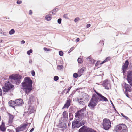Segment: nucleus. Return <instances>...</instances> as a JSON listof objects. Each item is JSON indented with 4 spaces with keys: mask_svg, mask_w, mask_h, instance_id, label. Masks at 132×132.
Returning <instances> with one entry per match:
<instances>
[{
    "mask_svg": "<svg viewBox=\"0 0 132 132\" xmlns=\"http://www.w3.org/2000/svg\"><path fill=\"white\" fill-rule=\"evenodd\" d=\"M32 81L29 77H25L23 82L22 83V89L27 95L32 90Z\"/></svg>",
    "mask_w": 132,
    "mask_h": 132,
    "instance_id": "obj_1",
    "label": "nucleus"
},
{
    "mask_svg": "<svg viewBox=\"0 0 132 132\" xmlns=\"http://www.w3.org/2000/svg\"><path fill=\"white\" fill-rule=\"evenodd\" d=\"M114 130L116 132H128L127 128L125 124H120L115 127Z\"/></svg>",
    "mask_w": 132,
    "mask_h": 132,
    "instance_id": "obj_2",
    "label": "nucleus"
},
{
    "mask_svg": "<svg viewBox=\"0 0 132 132\" xmlns=\"http://www.w3.org/2000/svg\"><path fill=\"white\" fill-rule=\"evenodd\" d=\"M22 76L19 75H12L9 77V78L11 80H13L15 81L16 85H18L21 82Z\"/></svg>",
    "mask_w": 132,
    "mask_h": 132,
    "instance_id": "obj_3",
    "label": "nucleus"
},
{
    "mask_svg": "<svg viewBox=\"0 0 132 132\" xmlns=\"http://www.w3.org/2000/svg\"><path fill=\"white\" fill-rule=\"evenodd\" d=\"M111 123L109 119L105 118L103 120L102 125L103 128L105 130L109 129L111 126Z\"/></svg>",
    "mask_w": 132,
    "mask_h": 132,
    "instance_id": "obj_4",
    "label": "nucleus"
},
{
    "mask_svg": "<svg viewBox=\"0 0 132 132\" xmlns=\"http://www.w3.org/2000/svg\"><path fill=\"white\" fill-rule=\"evenodd\" d=\"M14 87V86L13 85L11 84L10 82L8 81L6 82L4 86L2 87L3 90L4 92H7Z\"/></svg>",
    "mask_w": 132,
    "mask_h": 132,
    "instance_id": "obj_5",
    "label": "nucleus"
},
{
    "mask_svg": "<svg viewBox=\"0 0 132 132\" xmlns=\"http://www.w3.org/2000/svg\"><path fill=\"white\" fill-rule=\"evenodd\" d=\"M86 107H84L79 110L78 111L75 113V117L78 120L80 118H82L84 116V112L86 110Z\"/></svg>",
    "mask_w": 132,
    "mask_h": 132,
    "instance_id": "obj_6",
    "label": "nucleus"
},
{
    "mask_svg": "<svg viewBox=\"0 0 132 132\" xmlns=\"http://www.w3.org/2000/svg\"><path fill=\"white\" fill-rule=\"evenodd\" d=\"M127 76V80L132 87V71H128Z\"/></svg>",
    "mask_w": 132,
    "mask_h": 132,
    "instance_id": "obj_7",
    "label": "nucleus"
},
{
    "mask_svg": "<svg viewBox=\"0 0 132 132\" xmlns=\"http://www.w3.org/2000/svg\"><path fill=\"white\" fill-rule=\"evenodd\" d=\"M63 117L61 118V120L63 122H67L68 120V115L67 111H64L62 114Z\"/></svg>",
    "mask_w": 132,
    "mask_h": 132,
    "instance_id": "obj_8",
    "label": "nucleus"
},
{
    "mask_svg": "<svg viewBox=\"0 0 132 132\" xmlns=\"http://www.w3.org/2000/svg\"><path fill=\"white\" fill-rule=\"evenodd\" d=\"M102 85L105 87V89L109 90L110 88V84L108 80L106 79L103 82Z\"/></svg>",
    "mask_w": 132,
    "mask_h": 132,
    "instance_id": "obj_9",
    "label": "nucleus"
},
{
    "mask_svg": "<svg viewBox=\"0 0 132 132\" xmlns=\"http://www.w3.org/2000/svg\"><path fill=\"white\" fill-rule=\"evenodd\" d=\"M95 92L96 93V94L100 98H99V101H108V100L105 97L103 96L101 94L98 93L96 91H95Z\"/></svg>",
    "mask_w": 132,
    "mask_h": 132,
    "instance_id": "obj_10",
    "label": "nucleus"
},
{
    "mask_svg": "<svg viewBox=\"0 0 132 132\" xmlns=\"http://www.w3.org/2000/svg\"><path fill=\"white\" fill-rule=\"evenodd\" d=\"M80 127L78 121L75 120L72 122V128L73 129L78 128Z\"/></svg>",
    "mask_w": 132,
    "mask_h": 132,
    "instance_id": "obj_11",
    "label": "nucleus"
},
{
    "mask_svg": "<svg viewBox=\"0 0 132 132\" xmlns=\"http://www.w3.org/2000/svg\"><path fill=\"white\" fill-rule=\"evenodd\" d=\"M96 105V103L90 100L88 106L92 110H94V107Z\"/></svg>",
    "mask_w": 132,
    "mask_h": 132,
    "instance_id": "obj_12",
    "label": "nucleus"
},
{
    "mask_svg": "<svg viewBox=\"0 0 132 132\" xmlns=\"http://www.w3.org/2000/svg\"><path fill=\"white\" fill-rule=\"evenodd\" d=\"M129 64V63L128 60L125 61L124 65L122 66V69L123 70V72L125 73L126 71V69L127 68Z\"/></svg>",
    "mask_w": 132,
    "mask_h": 132,
    "instance_id": "obj_13",
    "label": "nucleus"
},
{
    "mask_svg": "<svg viewBox=\"0 0 132 132\" xmlns=\"http://www.w3.org/2000/svg\"><path fill=\"white\" fill-rule=\"evenodd\" d=\"M91 100L96 103L99 101V98L95 94H93Z\"/></svg>",
    "mask_w": 132,
    "mask_h": 132,
    "instance_id": "obj_14",
    "label": "nucleus"
},
{
    "mask_svg": "<svg viewBox=\"0 0 132 132\" xmlns=\"http://www.w3.org/2000/svg\"><path fill=\"white\" fill-rule=\"evenodd\" d=\"M9 117V124L11 125L13 122V120L14 116L11 114L9 113H8Z\"/></svg>",
    "mask_w": 132,
    "mask_h": 132,
    "instance_id": "obj_15",
    "label": "nucleus"
},
{
    "mask_svg": "<svg viewBox=\"0 0 132 132\" xmlns=\"http://www.w3.org/2000/svg\"><path fill=\"white\" fill-rule=\"evenodd\" d=\"M124 88L125 89V91L131 92L132 91L131 87L129 85L126 83L124 84Z\"/></svg>",
    "mask_w": 132,
    "mask_h": 132,
    "instance_id": "obj_16",
    "label": "nucleus"
},
{
    "mask_svg": "<svg viewBox=\"0 0 132 132\" xmlns=\"http://www.w3.org/2000/svg\"><path fill=\"white\" fill-rule=\"evenodd\" d=\"M88 128L85 125L83 126L79 129L78 132H87Z\"/></svg>",
    "mask_w": 132,
    "mask_h": 132,
    "instance_id": "obj_17",
    "label": "nucleus"
},
{
    "mask_svg": "<svg viewBox=\"0 0 132 132\" xmlns=\"http://www.w3.org/2000/svg\"><path fill=\"white\" fill-rule=\"evenodd\" d=\"M65 122L62 121L61 123H59V125L58 126V127L59 128H65L66 127V124Z\"/></svg>",
    "mask_w": 132,
    "mask_h": 132,
    "instance_id": "obj_18",
    "label": "nucleus"
},
{
    "mask_svg": "<svg viewBox=\"0 0 132 132\" xmlns=\"http://www.w3.org/2000/svg\"><path fill=\"white\" fill-rule=\"evenodd\" d=\"M15 102L16 106H20L23 102L22 100L20 99L16 100Z\"/></svg>",
    "mask_w": 132,
    "mask_h": 132,
    "instance_id": "obj_19",
    "label": "nucleus"
},
{
    "mask_svg": "<svg viewBox=\"0 0 132 132\" xmlns=\"http://www.w3.org/2000/svg\"><path fill=\"white\" fill-rule=\"evenodd\" d=\"M70 102L71 100L70 99L67 100L66 103L64 104L62 108L64 109L65 108H68L70 105Z\"/></svg>",
    "mask_w": 132,
    "mask_h": 132,
    "instance_id": "obj_20",
    "label": "nucleus"
},
{
    "mask_svg": "<svg viewBox=\"0 0 132 132\" xmlns=\"http://www.w3.org/2000/svg\"><path fill=\"white\" fill-rule=\"evenodd\" d=\"M30 97L28 101V104L30 106L31 104L34 101V96L32 95H29Z\"/></svg>",
    "mask_w": 132,
    "mask_h": 132,
    "instance_id": "obj_21",
    "label": "nucleus"
},
{
    "mask_svg": "<svg viewBox=\"0 0 132 132\" xmlns=\"http://www.w3.org/2000/svg\"><path fill=\"white\" fill-rule=\"evenodd\" d=\"M9 104L10 106L14 108V107L16 106L15 102L13 101H10L9 102Z\"/></svg>",
    "mask_w": 132,
    "mask_h": 132,
    "instance_id": "obj_22",
    "label": "nucleus"
},
{
    "mask_svg": "<svg viewBox=\"0 0 132 132\" xmlns=\"http://www.w3.org/2000/svg\"><path fill=\"white\" fill-rule=\"evenodd\" d=\"M6 128L5 127L4 123L2 122V124L0 126V130L3 132L6 130Z\"/></svg>",
    "mask_w": 132,
    "mask_h": 132,
    "instance_id": "obj_23",
    "label": "nucleus"
},
{
    "mask_svg": "<svg viewBox=\"0 0 132 132\" xmlns=\"http://www.w3.org/2000/svg\"><path fill=\"white\" fill-rule=\"evenodd\" d=\"M80 118H79V120H78L79 121H78V122L80 127L84 125L85 124V121L84 120H83L82 121H81Z\"/></svg>",
    "mask_w": 132,
    "mask_h": 132,
    "instance_id": "obj_24",
    "label": "nucleus"
},
{
    "mask_svg": "<svg viewBox=\"0 0 132 132\" xmlns=\"http://www.w3.org/2000/svg\"><path fill=\"white\" fill-rule=\"evenodd\" d=\"M16 132H19L20 131H23V129L22 128L21 126L20 127L16 128Z\"/></svg>",
    "mask_w": 132,
    "mask_h": 132,
    "instance_id": "obj_25",
    "label": "nucleus"
},
{
    "mask_svg": "<svg viewBox=\"0 0 132 132\" xmlns=\"http://www.w3.org/2000/svg\"><path fill=\"white\" fill-rule=\"evenodd\" d=\"M51 14H49L45 16V18L46 20L48 21H50L51 19Z\"/></svg>",
    "mask_w": 132,
    "mask_h": 132,
    "instance_id": "obj_26",
    "label": "nucleus"
},
{
    "mask_svg": "<svg viewBox=\"0 0 132 132\" xmlns=\"http://www.w3.org/2000/svg\"><path fill=\"white\" fill-rule=\"evenodd\" d=\"M58 11V9L57 8L54 9L52 11V13L53 15L55 14L56 12H57Z\"/></svg>",
    "mask_w": 132,
    "mask_h": 132,
    "instance_id": "obj_27",
    "label": "nucleus"
},
{
    "mask_svg": "<svg viewBox=\"0 0 132 132\" xmlns=\"http://www.w3.org/2000/svg\"><path fill=\"white\" fill-rule=\"evenodd\" d=\"M84 70L81 69L78 72V74H80V75H79V77H80L82 75V74L83 73V72L84 71Z\"/></svg>",
    "mask_w": 132,
    "mask_h": 132,
    "instance_id": "obj_28",
    "label": "nucleus"
},
{
    "mask_svg": "<svg viewBox=\"0 0 132 132\" xmlns=\"http://www.w3.org/2000/svg\"><path fill=\"white\" fill-rule=\"evenodd\" d=\"M69 120L70 121L72 120L73 119V114L71 113H69Z\"/></svg>",
    "mask_w": 132,
    "mask_h": 132,
    "instance_id": "obj_29",
    "label": "nucleus"
},
{
    "mask_svg": "<svg viewBox=\"0 0 132 132\" xmlns=\"http://www.w3.org/2000/svg\"><path fill=\"white\" fill-rule=\"evenodd\" d=\"M27 125H28L27 124H23L21 125V126L22 128L23 129V130H25Z\"/></svg>",
    "mask_w": 132,
    "mask_h": 132,
    "instance_id": "obj_30",
    "label": "nucleus"
},
{
    "mask_svg": "<svg viewBox=\"0 0 132 132\" xmlns=\"http://www.w3.org/2000/svg\"><path fill=\"white\" fill-rule=\"evenodd\" d=\"M15 32V31L13 29H12L9 32V34L10 35L13 34Z\"/></svg>",
    "mask_w": 132,
    "mask_h": 132,
    "instance_id": "obj_31",
    "label": "nucleus"
},
{
    "mask_svg": "<svg viewBox=\"0 0 132 132\" xmlns=\"http://www.w3.org/2000/svg\"><path fill=\"white\" fill-rule=\"evenodd\" d=\"M87 130V132H96L92 128H88Z\"/></svg>",
    "mask_w": 132,
    "mask_h": 132,
    "instance_id": "obj_32",
    "label": "nucleus"
},
{
    "mask_svg": "<svg viewBox=\"0 0 132 132\" xmlns=\"http://www.w3.org/2000/svg\"><path fill=\"white\" fill-rule=\"evenodd\" d=\"M32 49H30L28 51H27V53L28 55H30V53L32 52Z\"/></svg>",
    "mask_w": 132,
    "mask_h": 132,
    "instance_id": "obj_33",
    "label": "nucleus"
},
{
    "mask_svg": "<svg viewBox=\"0 0 132 132\" xmlns=\"http://www.w3.org/2000/svg\"><path fill=\"white\" fill-rule=\"evenodd\" d=\"M77 61L78 63L80 64L82 63L83 62V61L82 59L80 58H79L78 59Z\"/></svg>",
    "mask_w": 132,
    "mask_h": 132,
    "instance_id": "obj_34",
    "label": "nucleus"
},
{
    "mask_svg": "<svg viewBox=\"0 0 132 132\" xmlns=\"http://www.w3.org/2000/svg\"><path fill=\"white\" fill-rule=\"evenodd\" d=\"M57 69H63V66L62 65H58L57 66Z\"/></svg>",
    "mask_w": 132,
    "mask_h": 132,
    "instance_id": "obj_35",
    "label": "nucleus"
},
{
    "mask_svg": "<svg viewBox=\"0 0 132 132\" xmlns=\"http://www.w3.org/2000/svg\"><path fill=\"white\" fill-rule=\"evenodd\" d=\"M79 74L77 73H75L73 74V77L74 78H76L79 76Z\"/></svg>",
    "mask_w": 132,
    "mask_h": 132,
    "instance_id": "obj_36",
    "label": "nucleus"
},
{
    "mask_svg": "<svg viewBox=\"0 0 132 132\" xmlns=\"http://www.w3.org/2000/svg\"><path fill=\"white\" fill-rule=\"evenodd\" d=\"M54 79L55 81H56L59 79V77L57 76H55L54 78Z\"/></svg>",
    "mask_w": 132,
    "mask_h": 132,
    "instance_id": "obj_37",
    "label": "nucleus"
},
{
    "mask_svg": "<svg viewBox=\"0 0 132 132\" xmlns=\"http://www.w3.org/2000/svg\"><path fill=\"white\" fill-rule=\"evenodd\" d=\"M80 20V18L79 17H77L75 18L74 21L75 22H76Z\"/></svg>",
    "mask_w": 132,
    "mask_h": 132,
    "instance_id": "obj_38",
    "label": "nucleus"
},
{
    "mask_svg": "<svg viewBox=\"0 0 132 132\" xmlns=\"http://www.w3.org/2000/svg\"><path fill=\"white\" fill-rule=\"evenodd\" d=\"M59 55L61 56H62L63 55V53L62 51H60L59 52Z\"/></svg>",
    "mask_w": 132,
    "mask_h": 132,
    "instance_id": "obj_39",
    "label": "nucleus"
},
{
    "mask_svg": "<svg viewBox=\"0 0 132 132\" xmlns=\"http://www.w3.org/2000/svg\"><path fill=\"white\" fill-rule=\"evenodd\" d=\"M121 115L123 117H124L126 120H127L129 119V118L127 117L124 115L123 113H121Z\"/></svg>",
    "mask_w": 132,
    "mask_h": 132,
    "instance_id": "obj_40",
    "label": "nucleus"
},
{
    "mask_svg": "<svg viewBox=\"0 0 132 132\" xmlns=\"http://www.w3.org/2000/svg\"><path fill=\"white\" fill-rule=\"evenodd\" d=\"M125 94L127 97L128 98L129 97L130 95L128 94V91H125Z\"/></svg>",
    "mask_w": 132,
    "mask_h": 132,
    "instance_id": "obj_41",
    "label": "nucleus"
},
{
    "mask_svg": "<svg viewBox=\"0 0 132 132\" xmlns=\"http://www.w3.org/2000/svg\"><path fill=\"white\" fill-rule=\"evenodd\" d=\"M88 58H89V59L90 60H90L91 61L92 63L93 64L95 62H96V61L94 60V59H90V58H89V57H88Z\"/></svg>",
    "mask_w": 132,
    "mask_h": 132,
    "instance_id": "obj_42",
    "label": "nucleus"
},
{
    "mask_svg": "<svg viewBox=\"0 0 132 132\" xmlns=\"http://www.w3.org/2000/svg\"><path fill=\"white\" fill-rule=\"evenodd\" d=\"M62 19L61 18H60L58 19L57 20V22L59 24H61V22Z\"/></svg>",
    "mask_w": 132,
    "mask_h": 132,
    "instance_id": "obj_43",
    "label": "nucleus"
},
{
    "mask_svg": "<svg viewBox=\"0 0 132 132\" xmlns=\"http://www.w3.org/2000/svg\"><path fill=\"white\" fill-rule=\"evenodd\" d=\"M71 87H72V86H70V87L68 88V89L67 91V92H66V94H67V93H68L69 92L70 90L71 89Z\"/></svg>",
    "mask_w": 132,
    "mask_h": 132,
    "instance_id": "obj_44",
    "label": "nucleus"
},
{
    "mask_svg": "<svg viewBox=\"0 0 132 132\" xmlns=\"http://www.w3.org/2000/svg\"><path fill=\"white\" fill-rule=\"evenodd\" d=\"M31 74L33 76H34L35 75V72L34 70H32L31 71Z\"/></svg>",
    "mask_w": 132,
    "mask_h": 132,
    "instance_id": "obj_45",
    "label": "nucleus"
},
{
    "mask_svg": "<svg viewBox=\"0 0 132 132\" xmlns=\"http://www.w3.org/2000/svg\"><path fill=\"white\" fill-rule=\"evenodd\" d=\"M110 57H108L105 59V61L106 62L109 60H110Z\"/></svg>",
    "mask_w": 132,
    "mask_h": 132,
    "instance_id": "obj_46",
    "label": "nucleus"
},
{
    "mask_svg": "<svg viewBox=\"0 0 132 132\" xmlns=\"http://www.w3.org/2000/svg\"><path fill=\"white\" fill-rule=\"evenodd\" d=\"M22 3V1H21L18 0L17 1V3L18 4H20Z\"/></svg>",
    "mask_w": 132,
    "mask_h": 132,
    "instance_id": "obj_47",
    "label": "nucleus"
},
{
    "mask_svg": "<svg viewBox=\"0 0 132 132\" xmlns=\"http://www.w3.org/2000/svg\"><path fill=\"white\" fill-rule=\"evenodd\" d=\"M44 50L46 51H47L50 50L49 49H47V48L46 47H44Z\"/></svg>",
    "mask_w": 132,
    "mask_h": 132,
    "instance_id": "obj_48",
    "label": "nucleus"
},
{
    "mask_svg": "<svg viewBox=\"0 0 132 132\" xmlns=\"http://www.w3.org/2000/svg\"><path fill=\"white\" fill-rule=\"evenodd\" d=\"M91 26V25L90 24H87L86 26V27L87 28H88L89 27Z\"/></svg>",
    "mask_w": 132,
    "mask_h": 132,
    "instance_id": "obj_49",
    "label": "nucleus"
},
{
    "mask_svg": "<svg viewBox=\"0 0 132 132\" xmlns=\"http://www.w3.org/2000/svg\"><path fill=\"white\" fill-rule=\"evenodd\" d=\"M80 104L83 105L84 103V102L82 101H80L79 102Z\"/></svg>",
    "mask_w": 132,
    "mask_h": 132,
    "instance_id": "obj_50",
    "label": "nucleus"
},
{
    "mask_svg": "<svg viewBox=\"0 0 132 132\" xmlns=\"http://www.w3.org/2000/svg\"><path fill=\"white\" fill-rule=\"evenodd\" d=\"M32 12L31 10H30L29 11V15H31L32 14Z\"/></svg>",
    "mask_w": 132,
    "mask_h": 132,
    "instance_id": "obj_51",
    "label": "nucleus"
},
{
    "mask_svg": "<svg viewBox=\"0 0 132 132\" xmlns=\"http://www.w3.org/2000/svg\"><path fill=\"white\" fill-rule=\"evenodd\" d=\"M25 41L23 40L21 41V43L22 44H23L25 43Z\"/></svg>",
    "mask_w": 132,
    "mask_h": 132,
    "instance_id": "obj_52",
    "label": "nucleus"
},
{
    "mask_svg": "<svg viewBox=\"0 0 132 132\" xmlns=\"http://www.w3.org/2000/svg\"><path fill=\"white\" fill-rule=\"evenodd\" d=\"M2 95V91L1 89L0 88V96H1Z\"/></svg>",
    "mask_w": 132,
    "mask_h": 132,
    "instance_id": "obj_53",
    "label": "nucleus"
},
{
    "mask_svg": "<svg viewBox=\"0 0 132 132\" xmlns=\"http://www.w3.org/2000/svg\"><path fill=\"white\" fill-rule=\"evenodd\" d=\"M79 40H80L79 38H78L76 39L75 41L76 42H79Z\"/></svg>",
    "mask_w": 132,
    "mask_h": 132,
    "instance_id": "obj_54",
    "label": "nucleus"
},
{
    "mask_svg": "<svg viewBox=\"0 0 132 132\" xmlns=\"http://www.w3.org/2000/svg\"><path fill=\"white\" fill-rule=\"evenodd\" d=\"M74 47H72V48H71L69 50L71 51H72L74 49Z\"/></svg>",
    "mask_w": 132,
    "mask_h": 132,
    "instance_id": "obj_55",
    "label": "nucleus"
},
{
    "mask_svg": "<svg viewBox=\"0 0 132 132\" xmlns=\"http://www.w3.org/2000/svg\"><path fill=\"white\" fill-rule=\"evenodd\" d=\"M105 62H106L105 61V60H104L103 62H102L100 64H102Z\"/></svg>",
    "mask_w": 132,
    "mask_h": 132,
    "instance_id": "obj_56",
    "label": "nucleus"
},
{
    "mask_svg": "<svg viewBox=\"0 0 132 132\" xmlns=\"http://www.w3.org/2000/svg\"><path fill=\"white\" fill-rule=\"evenodd\" d=\"M34 128H32L30 130L29 132H32L34 130Z\"/></svg>",
    "mask_w": 132,
    "mask_h": 132,
    "instance_id": "obj_57",
    "label": "nucleus"
},
{
    "mask_svg": "<svg viewBox=\"0 0 132 132\" xmlns=\"http://www.w3.org/2000/svg\"><path fill=\"white\" fill-rule=\"evenodd\" d=\"M29 62L30 63H32V60L31 59H30L29 61Z\"/></svg>",
    "mask_w": 132,
    "mask_h": 132,
    "instance_id": "obj_58",
    "label": "nucleus"
},
{
    "mask_svg": "<svg viewBox=\"0 0 132 132\" xmlns=\"http://www.w3.org/2000/svg\"><path fill=\"white\" fill-rule=\"evenodd\" d=\"M63 17L65 18H67V15L66 14L64 15Z\"/></svg>",
    "mask_w": 132,
    "mask_h": 132,
    "instance_id": "obj_59",
    "label": "nucleus"
},
{
    "mask_svg": "<svg viewBox=\"0 0 132 132\" xmlns=\"http://www.w3.org/2000/svg\"><path fill=\"white\" fill-rule=\"evenodd\" d=\"M3 32L1 29H0V33L3 34Z\"/></svg>",
    "mask_w": 132,
    "mask_h": 132,
    "instance_id": "obj_60",
    "label": "nucleus"
},
{
    "mask_svg": "<svg viewBox=\"0 0 132 132\" xmlns=\"http://www.w3.org/2000/svg\"><path fill=\"white\" fill-rule=\"evenodd\" d=\"M65 90H66V89H65L62 92V94H63L65 93Z\"/></svg>",
    "mask_w": 132,
    "mask_h": 132,
    "instance_id": "obj_61",
    "label": "nucleus"
},
{
    "mask_svg": "<svg viewBox=\"0 0 132 132\" xmlns=\"http://www.w3.org/2000/svg\"><path fill=\"white\" fill-rule=\"evenodd\" d=\"M110 102H111V104L113 106H114V104L113 103H112V102L111 100H110Z\"/></svg>",
    "mask_w": 132,
    "mask_h": 132,
    "instance_id": "obj_62",
    "label": "nucleus"
},
{
    "mask_svg": "<svg viewBox=\"0 0 132 132\" xmlns=\"http://www.w3.org/2000/svg\"><path fill=\"white\" fill-rule=\"evenodd\" d=\"M9 132H14V131L13 130H10V131H9Z\"/></svg>",
    "mask_w": 132,
    "mask_h": 132,
    "instance_id": "obj_63",
    "label": "nucleus"
},
{
    "mask_svg": "<svg viewBox=\"0 0 132 132\" xmlns=\"http://www.w3.org/2000/svg\"><path fill=\"white\" fill-rule=\"evenodd\" d=\"M77 101H78V102H79V101H80V99L79 98V99H77Z\"/></svg>",
    "mask_w": 132,
    "mask_h": 132,
    "instance_id": "obj_64",
    "label": "nucleus"
}]
</instances>
